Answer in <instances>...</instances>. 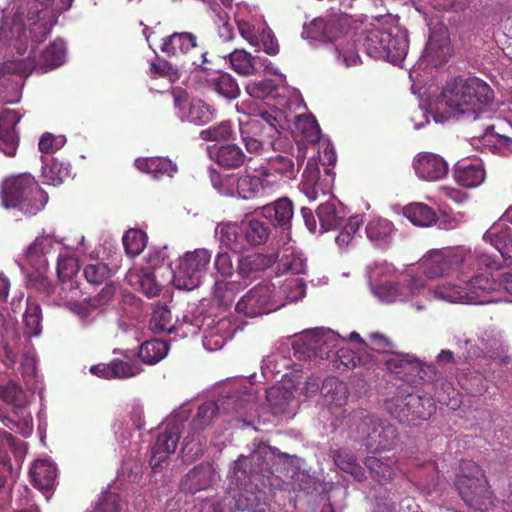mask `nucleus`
Segmentation results:
<instances>
[{"instance_id": "nucleus-19", "label": "nucleus", "mask_w": 512, "mask_h": 512, "mask_svg": "<svg viewBox=\"0 0 512 512\" xmlns=\"http://www.w3.org/2000/svg\"><path fill=\"white\" fill-rule=\"evenodd\" d=\"M210 157L224 170H236L251 157L247 156L236 143H224L210 149Z\"/></svg>"}, {"instance_id": "nucleus-58", "label": "nucleus", "mask_w": 512, "mask_h": 512, "mask_svg": "<svg viewBox=\"0 0 512 512\" xmlns=\"http://www.w3.org/2000/svg\"><path fill=\"white\" fill-rule=\"evenodd\" d=\"M79 271L78 260L69 254L57 258V277L62 282L70 281Z\"/></svg>"}, {"instance_id": "nucleus-2", "label": "nucleus", "mask_w": 512, "mask_h": 512, "mask_svg": "<svg viewBox=\"0 0 512 512\" xmlns=\"http://www.w3.org/2000/svg\"><path fill=\"white\" fill-rule=\"evenodd\" d=\"M1 201L6 209H16L27 216H35L48 202V194L35 178L22 173L2 182Z\"/></svg>"}, {"instance_id": "nucleus-47", "label": "nucleus", "mask_w": 512, "mask_h": 512, "mask_svg": "<svg viewBox=\"0 0 512 512\" xmlns=\"http://www.w3.org/2000/svg\"><path fill=\"white\" fill-rule=\"evenodd\" d=\"M122 244H124L126 254L130 257L139 256L146 248L147 234L137 228L129 229L122 236Z\"/></svg>"}, {"instance_id": "nucleus-1", "label": "nucleus", "mask_w": 512, "mask_h": 512, "mask_svg": "<svg viewBox=\"0 0 512 512\" xmlns=\"http://www.w3.org/2000/svg\"><path fill=\"white\" fill-rule=\"evenodd\" d=\"M441 95L447 107L462 115H471L474 120L482 115L489 118L494 98L493 91L479 78H453L446 83Z\"/></svg>"}, {"instance_id": "nucleus-31", "label": "nucleus", "mask_w": 512, "mask_h": 512, "mask_svg": "<svg viewBox=\"0 0 512 512\" xmlns=\"http://www.w3.org/2000/svg\"><path fill=\"white\" fill-rule=\"evenodd\" d=\"M324 405L328 408L342 407L348 399L347 384L332 377L322 381Z\"/></svg>"}, {"instance_id": "nucleus-35", "label": "nucleus", "mask_w": 512, "mask_h": 512, "mask_svg": "<svg viewBox=\"0 0 512 512\" xmlns=\"http://www.w3.org/2000/svg\"><path fill=\"white\" fill-rule=\"evenodd\" d=\"M244 289V286L236 281L215 280L213 297L219 307L229 308L235 301V297Z\"/></svg>"}, {"instance_id": "nucleus-57", "label": "nucleus", "mask_w": 512, "mask_h": 512, "mask_svg": "<svg viewBox=\"0 0 512 512\" xmlns=\"http://www.w3.org/2000/svg\"><path fill=\"white\" fill-rule=\"evenodd\" d=\"M305 281L300 277H290L280 286V293L287 301L294 302L305 295Z\"/></svg>"}, {"instance_id": "nucleus-48", "label": "nucleus", "mask_w": 512, "mask_h": 512, "mask_svg": "<svg viewBox=\"0 0 512 512\" xmlns=\"http://www.w3.org/2000/svg\"><path fill=\"white\" fill-rule=\"evenodd\" d=\"M41 176H43L45 183L57 186L69 176V169H67L65 163L51 159L41 167Z\"/></svg>"}, {"instance_id": "nucleus-17", "label": "nucleus", "mask_w": 512, "mask_h": 512, "mask_svg": "<svg viewBox=\"0 0 512 512\" xmlns=\"http://www.w3.org/2000/svg\"><path fill=\"white\" fill-rule=\"evenodd\" d=\"M414 170L420 179L436 181L443 179L449 168L442 157L434 153H420L414 159Z\"/></svg>"}, {"instance_id": "nucleus-33", "label": "nucleus", "mask_w": 512, "mask_h": 512, "mask_svg": "<svg viewBox=\"0 0 512 512\" xmlns=\"http://www.w3.org/2000/svg\"><path fill=\"white\" fill-rule=\"evenodd\" d=\"M65 53V42L61 39L55 40L41 52L39 62L34 65V69L39 67L41 72H47L61 66L65 59Z\"/></svg>"}, {"instance_id": "nucleus-9", "label": "nucleus", "mask_w": 512, "mask_h": 512, "mask_svg": "<svg viewBox=\"0 0 512 512\" xmlns=\"http://www.w3.org/2000/svg\"><path fill=\"white\" fill-rule=\"evenodd\" d=\"M475 262L472 256L462 257L459 254H444L441 250H432L420 262L423 274L429 279L462 272Z\"/></svg>"}, {"instance_id": "nucleus-61", "label": "nucleus", "mask_w": 512, "mask_h": 512, "mask_svg": "<svg viewBox=\"0 0 512 512\" xmlns=\"http://www.w3.org/2000/svg\"><path fill=\"white\" fill-rule=\"evenodd\" d=\"M232 136L231 121L224 120L206 130L201 131L200 137L205 141H227Z\"/></svg>"}, {"instance_id": "nucleus-7", "label": "nucleus", "mask_w": 512, "mask_h": 512, "mask_svg": "<svg viewBox=\"0 0 512 512\" xmlns=\"http://www.w3.org/2000/svg\"><path fill=\"white\" fill-rule=\"evenodd\" d=\"M211 254L207 249L186 252L173 271L172 283L177 289L191 291L201 285V280L210 265Z\"/></svg>"}, {"instance_id": "nucleus-44", "label": "nucleus", "mask_w": 512, "mask_h": 512, "mask_svg": "<svg viewBox=\"0 0 512 512\" xmlns=\"http://www.w3.org/2000/svg\"><path fill=\"white\" fill-rule=\"evenodd\" d=\"M266 400L275 414L286 413L293 400V393L281 385L269 387L266 390Z\"/></svg>"}, {"instance_id": "nucleus-39", "label": "nucleus", "mask_w": 512, "mask_h": 512, "mask_svg": "<svg viewBox=\"0 0 512 512\" xmlns=\"http://www.w3.org/2000/svg\"><path fill=\"white\" fill-rule=\"evenodd\" d=\"M403 216L408 219L409 222L427 227L436 222V212H434L433 208L422 203V202H414L408 204L403 208Z\"/></svg>"}, {"instance_id": "nucleus-34", "label": "nucleus", "mask_w": 512, "mask_h": 512, "mask_svg": "<svg viewBox=\"0 0 512 512\" xmlns=\"http://www.w3.org/2000/svg\"><path fill=\"white\" fill-rule=\"evenodd\" d=\"M30 477L36 488L40 490L52 489L57 477L55 466L47 460H37L32 464Z\"/></svg>"}, {"instance_id": "nucleus-5", "label": "nucleus", "mask_w": 512, "mask_h": 512, "mask_svg": "<svg viewBox=\"0 0 512 512\" xmlns=\"http://www.w3.org/2000/svg\"><path fill=\"white\" fill-rule=\"evenodd\" d=\"M296 131L303 137L305 144L313 147L314 154L309 157L301 180V191L310 200H316L319 191V126L313 114H299L295 120Z\"/></svg>"}, {"instance_id": "nucleus-10", "label": "nucleus", "mask_w": 512, "mask_h": 512, "mask_svg": "<svg viewBox=\"0 0 512 512\" xmlns=\"http://www.w3.org/2000/svg\"><path fill=\"white\" fill-rule=\"evenodd\" d=\"M197 36L190 32H173L163 38L160 50L166 54L168 58H175L182 61V63H190L192 66L202 67L207 63V52H203L198 60H192L189 54L197 49Z\"/></svg>"}, {"instance_id": "nucleus-14", "label": "nucleus", "mask_w": 512, "mask_h": 512, "mask_svg": "<svg viewBox=\"0 0 512 512\" xmlns=\"http://www.w3.org/2000/svg\"><path fill=\"white\" fill-rule=\"evenodd\" d=\"M173 107L182 113V118L196 125H206L214 119L213 106L200 99H194L188 104L185 91H173Z\"/></svg>"}, {"instance_id": "nucleus-53", "label": "nucleus", "mask_w": 512, "mask_h": 512, "mask_svg": "<svg viewBox=\"0 0 512 512\" xmlns=\"http://www.w3.org/2000/svg\"><path fill=\"white\" fill-rule=\"evenodd\" d=\"M449 51V38L445 33H432L426 45V56L431 59H445Z\"/></svg>"}, {"instance_id": "nucleus-8", "label": "nucleus", "mask_w": 512, "mask_h": 512, "mask_svg": "<svg viewBox=\"0 0 512 512\" xmlns=\"http://www.w3.org/2000/svg\"><path fill=\"white\" fill-rule=\"evenodd\" d=\"M363 445L371 453L390 451L397 443V428L386 421L366 416L358 425Z\"/></svg>"}, {"instance_id": "nucleus-36", "label": "nucleus", "mask_w": 512, "mask_h": 512, "mask_svg": "<svg viewBox=\"0 0 512 512\" xmlns=\"http://www.w3.org/2000/svg\"><path fill=\"white\" fill-rule=\"evenodd\" d=\"M457 278L462 285L470 288V291H476V293L479 294V300H484V293L494 291L498 288V282L493 280L487 273L469 276L466 271H462L461 274H458Z\"/></svg>"}, {"instance_id": "nucleus-56", "label": "nucleus", "mask_w": 512, "mask_h": 512, "mask_svg": "<svg viewBox=\"0 0 512 512\" xmlns=\"http://www.w3.org/2000/svg\"><path fill=\"white\" fill-rule=\"evenodd\" d=\"M112 272L108 264L98 262L95 264H88L83 268V277L86 278L88 284L100 285L110 278Z\"/></svg>"}, {"instance_id": "nucleus-52", "label": "nucleus", "mask_w": 512, "mask_h": 512, "mask_svg": "<svg viewBox=\"0 0 512 512\" xmlns=\"http://www.w3.org/2000/svg\"><path fill=\"white\" fill-rule=\"evenodd\" d=\"M206 442V437L202 433L189 431L182 442V453L190 459H197L203 455Z\"/></svg>"}, {"instance_id": "nucleus-64", "label": "nucleus", "mask_w": 512, "mask_h": 512, "mask_svg": "<svg viewBox=\"0 0 512 512\" xmlns=\"http://www.w3.org/2000/svg\"><path fill=\"white\" fill-rule=\"evenodd\" d=\"M483 145L488 146L492 153L507 157L512 154V135H500L492 138L491 142H483Z\"/></svg>"}, {"instance_id": "nucleus-20", "label": "nucleus", "mask_w": 512, "mask_h": 512, "mask_svg": "<svg viewBox=\"0 0 512 512\" xmlns=\"http://www.w3.org/2000/svg\"><path fill=\"white\" fill-rule=\"evenodd\" d=\"M275 258L269 254H248L237 260L236 272L240 278L254 281L261 277V274L274 265Z\"/></svg>"}, {"instance_id": "nucleus-30", "label": "nucleus", "mask_w": 512, "mask_h": 512, "mask_svg": "<svg viewBox=\"0 0 512 512\" xmlns=\"http://www.w3.org/2000/svg\"><path fill=\"white\" fill-rule=\"evenodd\" d=\"M231 69L241 76L255 75L261 68V59L244 49H235L228 55Z\"/></svg>"}, {"instance_id": "nucleus-15", "label": "nucleus", "mask_w": 512, "mask_h": 512, "mask_svg": "<svg viewBox=\"0 0 512 512\" xmlns=\"http://www.w3.org/2000/svg\"><path fill=\"white\" fill-rule=\"evenodd\" d=\"M181 437V424L173 421L168 422L166 427L158 434L151 450L150 465L154 468L160 466L167 460L168 456L176 451L178 441Z\"/></svg>"}, {"instance_id": "nucleus-4", "label": "nucleus", "mask_w": 512, "mask_h": 512, "mask_svg": "<svg viewBox=\"0 0 512 512\" xmlns=\"http://www.w3.org/2000/svg\"><path fill=\"white\" fill-rule=\"evenodd\" d=\"M351 29V17L341 12L326 19L322 27V43H325V51L334 55L335 60H342L347 67L360 63V57L355 53V44H350L349 39H346Z\"/></svg>"}, {"instance_id": "nucleus-46", "label": "nucleus", "mask_w": 512, "mask_h": 512, "mask_svg": "<svg viewBox=\"0 0 512 512\" xmlns=\"http://www.w3.org/2000/svg\"><path fill=\"white\" fill-rule=\"evenodd\" d=\"M278 262V270L282 274L301 275L305 273V259L300 254H296L291 248L283 250Z\"/></svg>"}, {"instance_id": "nucleus-16", "label": "nucleus", "mask_w": 512, "mask_h": 512, "mask_svg": "<svg viewBox=\"0 0 512 512\" xmlns=\"http://www.w3.org/2000/svg\"><path fill=\"white\" fill-rule=\"evenodd\" d=\"M21 119L16 110L4 109L0 115V152L14 157L19 146V133L15 129Z\"/></svg>"}, {"instance_id": "nucleus-25", "label": "nucleus", "mask_w": 512, "mask_h": 512, "mask_svg": "<svg viewBox=\"0 0 512 512\" xmlns=\"http://www.w3.org/2000/svg\"><path fill=\"white\" fill-rule=\"evenodd\" d=\"M262 215L273 225L288 230L291 228L293 204L288 198H279L274 203L264 206Z\"/></svg>"}, {"instance_id": "nucleus-29", "label": "nucleus", "mask_w": 512, "mask_h": 512, "mask_svg": "<svg viewBox=\"0 0 512 512\" xmlns=\"http://www.w3.org/2000/svg\"><path fill=\"white\" fill-rule=\"evenodd\" d=\"M394 35L391 34L390 31H385L379 28H367L364 29L362 34L359 35V38L352 39V42L350 41V44H355V53L357 54V48L356 46L358 44H362L363 49L365 53H367L368 56L373 58V52L372 49H381L385 45V43H389L391 38H393Z\"/></svg>"}, {"instance_id": "nucleus-28", "label": "nucleus", "mask_w": 512, "mask_h": 512, "mask_svg": "<svg viewBox=\"0 0 512 512\" xmlns=\"http://www.w3.org/2000/svg\"><path fill=\"white\" fill-rule=\"evenodd\" d=\"M134 165L139 171L151 174L155 179L164 176L172 177L177 170L176 165L171 160L163 157L138 158Z\"/></svg>"}, {"instance_id": "nucleus-45", "label": "nucleus", "mask_w": 512, "mask_h": 512, "mask_svg": "<svg viewBox=\"0 0 512 512\" xmlns=\"http://www.w3.org/2000/svg\"><path fill=\"white\" fill-rule=\"evenodd\" d=\"M220 410L226 414L234 415L236 419L242 420L254 406V401L250 396L234 397L228 396L218 404Z\"/></svg>"}, {"instance_id": "nucleus-42", "label": "nucleus", "mask_w": 512, "mask_h": 512, "mask_svg": "<svg viewBox=\"0 0 512 512\" xmlns=\"http://www.w3.org/2000/svg\"><path fill=\"white\" fill-rule=\"evenodd\" d=\"M209 86L227 100H235L240 96V87L231 74L222 72L209 80Z\"/></svg>"}, {"instance_id": "nucleus-21", "label": "nucleus", "mask_w": 512, "mask_h": 512, "mask_svg": "<svg viewBox=\"0 0 512 512\" xmlns=\"http://www.w3.org/2000/svg\"><path fill=\"white\" fill-rule=\"evenodd\" d=\"M453 177L461 186L474 188L485 179L483 164L479 159H461L453 167Z\"/></svg>"}, {"instance_id": "nucleus-49", "label": "nucleus", "mask_w": 512, "mask_h": 512, "mask_svg": "<svg viewBox=\"0 0 512 512\" xmlns=\"http://www.w3.org/2000/svg\"><path fill=\"white\" fill-rule=\"evenodd\" d=\"M0 399L14 407V409H20L22 411L27 405V397L24 391L14 381L0 386Z\"/></svg>"}, {"instance_id": "nucleus-18", "label": "nucleus", "mask_w": 512, "mask_h": 512, "mask_svg": "<svg viewBox=\"0 0 512 512\" xmlns=\"http://www.w3.org/2000/svg\"><path fill=\"white\" fill-rule=\"evenodd\" d=\"M433 292L437 298L450 303L484 304L492 302V300H479V294L475 290H470L460 281L458 284L450 282L439 284Z\"/></svg>"}, {"instance_id": "nucleus-55", "label": "nucleus", "mask_w": 512, "mask_h": 512, "mask_svg": "<svg viewBox=\"0 0 512 512\" xmlns=\"http://www.w3.org/2000/svg\"><path fill=\"white\" fill-rule=\"evenodd\" d=\"M393 231V225L386 219H375L370 221L365 227L368 239L372 242H380L389 237Z\"/></svg>"}, {"instance_id": "nucleus-23", "label": "nucleus", "mask_w": 512, "mask_h": 512, "mask_svg": "<svg viewBox=\"0 0 512 512\" xmlns=\"http://www.w3.org/2000/svg\"><path fill=\"white\" fill-rule=\"evenodd\" d=\"M214 480V468L210 463H201L194 466L180 483L181 491L184 493L195 494L211 486Z\"/></svg>"}, {"instance_id": "nucleus-37", "label": "nucleus", "mask_w": 512, "mask_h": 512, "mask_svg": "<svg viewBox=\"0 0 512 512\" xmlns=\"http://www.w3.org/2000/svg\"><path fill=\"white\" fill-rule=\"evenodd\" d=\"M394 464L395 461L388 463L376 456H368L364 460V465L371 474L372 480L380 485L388 484L394 479Z\"/></svg>"}, {"instance_id": "nucleus-38", "label": "nucleus", "mask_w": 512, "mask_h": 512, "mask_svg": "<svg viewBox=\"0 0 512 512\" xmlns=\"http://www.w3.org/2000/svg\"><path fill=\"white\" fill-rule=\"evenodd\" d=\"M52 247V239L47 236L35 239L31 245L28 246L26 251V258L28 264L35 268L36 271H44L46 265L45 255Z\"/></svg>"}, {"instance_id": "nucleus-26", "label": "nucleus", "mask_w": 512, "mask_h": 512, "mask_svg": "<svg viewBox=\"0 0 512 512\" xmlns=\"http://www.w3.org/2000/svg\"><path fill=\"white\" fill-rule=\"evenodd\" d=\"M408 40L403 33H396L389 43H385L381 49H372L373 59H384L392 64H398L406 58Z\"/></svg>"}, {"instance_id": "nucleus-22", "label": "nucleus", "mask_w": 512, "mask_h": 512, "mask_svg": "<svg viewBox=\"0 0 512 512\" xmlns=\"http://www.w3.org/2000/svg\"><path fill=\"white\" fill-rule=\"evenodd\" d=\"M294 355L300 361H317L319 353V329H305L294 336L291 343Z\"/></svg>"}, {"instance_id": "nucleus-63", "label": "nucleus", "mask_w": 512, "mask_h": 512, "mask_svg": "<svg viewBox=\"0 0 512 512\" xmlns=\"http://www.w3.org/2000/svg\"><path fill=\"white\" fill-rule=\"evenodd\" d=\"M240 139L243 142L245 151L248 154L252 155H261L263 151H265V145L263 144L266 138H262L261 134L251 133L246 130L240 129Z\"/></svg>"}, {"instance_id": "nucleus-62", "label": "nucleus", "mask_w": 512, "mask_h": 512, "mask_svg": "<svg viewBox=\"0 0 512 512\" xmlns=\"http://www.w3.org/2000/svg\"><path fill=\"white\" fill-rule=\"evenodd\" d=\"M108 363L111 366V372L115 379H129L138 376L142 371L138 364L125 362L119 358L112 359Z\"/></svg>"}, {"instance_id": "nucleus-11", "label": "nucleus", "mask_w": 512, "mask_h": 512, "mask_svg": "<svg viewBox=\"0 0 512 512\" xmlns=\"http://www.w3.org/2000/svg\"><path fill=\"white\" fill-rule=\"evenodd\" d=\"M250 121L241 125L240 129L252 132V134H261L262 138L270 141L279 136L283 129L281 125V111L275 108H269L264 105H257L250 111Z\"/></svg>"}, {"instance_id": "nucleus-32", "label": "nucleus", "mask_w": 512, "mask_h": 512, "mask_svg": "<svg viewBox=\"0 0 512 512\" xmlns=\"http://www.w3.org/2000/svg\"><path fill=\"white\" fill-rule=\"evenodd\" d=\"M220 242L231 251L240 253L253 247L250 241L246 239L244 231L237 223H228L220 229Z\"/></svg>"}, {"instance_id": "nucleus-6", "label": "nucleus", "mask_w": 512, "mask_h": 512, "mask_svg": "<svg viewBox=\"0 0 512 512\" xmlns=\"http://www.w3.org/2000/svg\"><path fill=\"white\" fill-rule=\"evenodd\" d=\"M385 409L394 419L407 425L427 420L436 407L432 398L426 394H397L385 401Z\"/></svg>"}, {"instance_id": "nucleus-50", "label": "nucleus", "mask_w": 512, "mask_h": 512, "mask_svg": "<svg viewBox=\"0 0 512 512\" xmlns=\"http://www.w3.org/2000/svg\"><path fill=\"white\" fill-rule=\"evenodd\" d=\"M150 327L156 333H171L173 329L171 310L164 305L155 306L150 319Z\"/></svg>"}, {"instance_id": "nucleus-41", "label": "nucleus", "mask_w": 512, "mask_h": 512, "mask_svg": "<svg viewBox=\"0 0 512 512\" xmlns=\"http://www.w3.org/2000/svg\"><path fill=\"white\" fill-rule=\"evenodd\" d=\"M244 231L245 239L250 241L253 247L263 245L270 236V226L256 218L237 223Z\"/></svg>"}, {"instance_id": "nucleus-59", "label": "nucleus", "mask_w": 512, "mask_h": 512, "mask_svg": "<svg viewBox=\"0 0 512 512\" xmlns=\"http://www.w3.org/2000/svg\"><path fill=\"white\" fill-rule=\"evenodd\" d=\"M291 366V358L283 356L281 352H274L271 353V355H267L264 360V366H262V369L273 375L283 374V376H285V371L290 369Z\"/></svg>"}, {"instance_id": "nucleus-60", "label": "nucleus", "mask_w": 512, "mask_h": 512, "mask_svg": "<svg viewBox=\"0 0 512 512\" xmlns=\"http://www.w3.org/2000/svg\"><path fill=\"white\" fill-rule=\"evenodd\" d=\"M278 86L274 80L262 79L260 81H252L245 86V91L249 96L256 99H265L276 92Z\"/></svg>"}, {"instance_id": "nucleus-54", "label": "nucleus", "mask_w": 512, "mask_h": 512, "mask_svg": "<svg viewBox=\"0 0 512 512\" xmlns=\"http://www.w3.org/2000/svg\"><path fill=\"white\" fill-rule=\"evenodd\" d=\"M24 326L31 336H39L41 332V308L34 301L27 300L26 312L23 315Z\"/></svg>"}, {"instance_id": "nucleus-43", "label": "nucleus", "mask_w": 512, "mask_h": 512, "mask_svg": "<svg viewBox=\"0 0 512 512\" xmlns=\"http://www.w3.org/2000/svg\"><path fill=\"white\" fill-rule=\"evenodd\" d=\"M219 405L214 401H206L197 409L196 416L190 422V430L194 433H202L209 427L220 412Z\"/></svg>"}, {"instance_id": "nucleus-24", "label": "nucleus", "mask_w": 512, "mask_h": 512, "mask_svg": "<svg viewBox=\"0 0 512 512\" xmlns=\"http://www.w3.org/2000/svg\"><path fill=\"white\" fill-rule=\"evenodd\" d=\"M326 198L322 203L321 228L322 232L335 230L342 226L345 212L342 204L330 192L322 189V198Z\"/></svg>"}, {"instance_id": "nucleus-3", "label": "nucleus", "mask_w": 512, "mask_h": 512, "mask_svg": "<svg viewBox=\"0 0 512 512\" xmlns=\"http://www.w3.org/2000/svg\"><path fill=\"white\" fill-rule=\"evenodd\" d=\"M462 473L454 480L458 494L467 507L488 512L493 507L494 495L483 470L474 461H463Z\"/></svg>"}, {"instance_id": "nucleus-13", "label": "nucleus", "mask_w": 512, "mask_h": 512, "mask_svg": "<svg viewBox=\"0 0 512 512\" xmlns=\"http://www.w3.org/2000/svg\"><path fill=\"white\" fill-rule=\"evenodd\" d=\"M237 313L245 317H258L270 313L272 307V286L267 283H259L241 296L236 303Z\"/></svg>"}, {"instance_id": "nucleus-27", "label": "nucleus", "mask_w": 512, "mask_h": 512, "mask_svg": "<svg viewBox=\"0 0 512 512\" xmlns=\"http://www.w3.org/2000/svg\"><path fill=\"white\" fill-rule=\"evenodd\" d=\"M419 358L410 354H393L386 358L385 367L390 373L397 375V378L403 382L412 380V372L419 368Z\"/></svg>"}, {"instance_id": "nucleus-51", "label": "nucleus", "mask_w": 512, "mask_h": 512, "mask_svg": "<svg viewBox=\"0 0 512 512\" xmlns=\"http://www.w3.org/2000/svg\"><path fill=\"white\" fill-rule=\"evenodd\" d=\"M361 225H363L362 216L354 215L348 218L347 223L344 224L342 230L334 238L339 248L344 249L351 245Z\"/></svg>"}, {"instance_id": "nucleus-12", "label": "nucleus", "mask_w": 512, "mask_h": 512, "mask_svg": "<svg viewBox=\"0 0 512 512\" xmlns=\"http://www.w3.org/2000/svg\"><path fill=\"white\" fill-rule=\"evenodd\" d=\"M262 188L278 187L280 182L296 178L299 169L296 168L292 156L278 154L266 159L257 169Z\"/></svg>"}, {"instance_id": "nucleus-40", "label": "nucleus", "mask_w": 512, "mask_h": 512, "mask_svg": "<svg viewBox=\"0 0 512 512\" xmlns=\"http://www.w3.org/2000/svg\"><path fill=\"white\" fill-rule=\"evenodd\" d=\"M168 350L169 346L166 341L152 339L139 346L138 358L144 364L155 365L167 356Z\"/></svg>"}]
</instances>
